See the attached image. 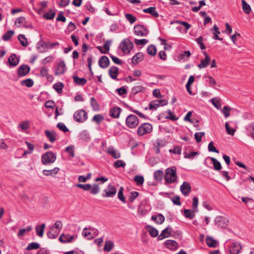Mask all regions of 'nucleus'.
Masks as SVG:
<instances>
[{"label":"nucleus","instance_id":"nucleus-54","mask_svg":"<svg viewBox=\"0 0 254 254\" xmlns=\"http://www.w3.org/2000/svg\"><path fill=\"white\" fill-rule=\"evenodd\" d=\"M90 193L92 194H96L100 191V188L98 184H94L91 186V189L89 190Z\"/></svg>","mask_w":254,"mask_h":254},{"label":"nucleus","instance_id":"nucleus-55","mask_svg":"<svg viewBox=\"0 0 254 254\" xmlns=\"http://www.w3.org/2000/svg\"><path fill=\"white\" fill-rule=\"evenodd\" d=\"M75 186L77 188L82 189L85 191L89 190L91 188V185L89 184H77Z\"/></svg>","mask_w":254,"mask_h":254},{"label":"nucleus","instance_id":"nucleus-20","mask_svg":"<svg viewBox=\"0 0 254 254\" xmlns=\"http://www.w3.org/2000/svg\"><path fill=\"white\" fill-rule=\"evenodd\" d=\"M74 239L73 236L69 234L64 235L62 234L59 237V241L63 243H67L71 242Z\"/></svg>","mask_w":254,"mask_h":254},{"label":"nucleus","instance_id":"nucleus-15","mask_svg":"<svg viewBox=\"0 0 254 254\" xmlns=\"http://www.w3.org/2000/svg\"><path fill=\"white\" fill-rule=\"evenodd\" d=\"M172 228L170 226L167 227L166 228L164 229L161 233L158 236V239L162 240L165 238L169 237L170 236L172 233Z\"/></svg>","mask_w":254,"mask_h":254},{"label":"nucleus","instance_id":"nucleus-48","mask_svg":"<svg viewBox=\"0 0 254 254\" xmlns=\"http://www.w3.org/2000/svg\"><path fill=\"white\" fill-rule=\"evenodd\" d=\"M64 87V84L62 82L56 83L53 85L54 89L59 93H61L63 88Z\"/></svg>","mask_w":254,"mask_h":254},{"label":"nucleus","instance_id":"nucleus-34","mask_svg":"<svg viewBox=\"0 0 254 254\" xmlns=\"http://www.w3.org/2000/svg\"><path fill=\"white\" fill-rule=\"evenodd\" d=\"M146 229L147 230L148 232H149L150 236L152 237H156L158 235V230L154 228L153 227L148 225L146 226Z\"/></svg>","mask_w":254,"mask_h":254},{"label":"nucleus","instance_id":"nucleus-32","mask_svg":"<svg viewBox=\"0 0 254 254\" xmlns=\"http://www.w3.org/2000/svg\"><path fill=\"white\" fill-rule=\"evenodd\" d=\"M60 169L58 167H55L52 170H44L43 171V174L46 176H53L54 175L57 174Z\"/></svg>","mask_w":254,"mask_h":254},{"label":"nucleus","instance_id":"nucleus-61","mask_svg":"<svg viewBox=\"0 0 254 254\" xmlns=\"http://www.w3.org/2000/svg\"><path fill=\"white\" fill-rule=\"evenodd\" d=\"M231 108H230L227 106H225L223 107L222 109V113L224 115L225 118H228L230 116V111L231 110Z\"/></svg>","mask_w":254,"mask_h":254},{"label":"nucleus","instance_id":"nucleus-18","mask_svg":"<svg viewBox=\"0 0 254 254\" xmlns=\"http://www.w3.org/2000/svg\"><path fill=\"white\" fill-rule=\"evenodd\" d=\"M37 49L40 53L46 52L48 49V44L47 42L41 40L37 44Z\"/></svg>","mask_w":254,"mask_h":254},{"label":"nucleus","instance_id":"nucleus-56","mask_svg":"<svg viewBox=\"0 0 254 254\" xmlns=\"http://www.w3.org/2000/svg\"><path fill=\"white\" fill-rule=\"evenodd\" d=\"M65 151L69 154L70 157L72 158L74 156V146L70 145L67 146L65 149Z\"/></svg>","mask_w":254,"mask_h":254},{"label":"nucleus","instance_id":"nucleus-47","mask_svg":"<svg viewBox=\"0 0 254 254\" xmlns=\"http://www.w3.org/2000/svg\"><path fill=\"white\" fill-rule=\"evenodd\" d=\"M21 84L22 85H25L28 87H31L33 85L34 81L31 78H27L21 81Z\"/></svg>","mask_w":254,"mask_h":254},{"label":"nucleus","instance_id":"nucleus-44","mask_svg":"<svg viewBox=\"0 0 254 254\" xmlns=\"http://www.w3.org/2000/svg\"><path fill=\"white\" fill-rule=\"evenodd\" d=\"M18 39L22 46L27 47L28 46V43L24 35L20 34L18 36Z\"/></svg>","mask_w":254,"mask_h":254},{"label":"nucleus","instance_id":"nucleus-10","mask_svg":"<svg viewBox=\"0 0 254 254\" xmlns=\"http://www.w3.org/2000/svg\"><path fill=\"white\" fill-rule=\"evenodd\" d=\"M104 193L102 196L105 197H112L117 192L116 189L112 185H109L107 188L104 190Z\"/></svg>","mask_w":254,"mask_h":254},{"label":"nucleus","instance_id":"nucleus-45","mask_svg":"<svg viewBox=\"0 0 254 254\" xmlns=\"http://www.w3.org/2000/svg\"><path fill=\"white\" fill-rule=\"evenodd\" d=\"M156 49L154 45H150L147 48V53L148 55L154 56L156 54Z\"/></svg>","mask_w":254,"mask_h":254},{"label":"nucleus","instance_id":"nucleus-28","mask_svg":"<svg viewBox=\"0 0 254 254\" xmlns=\"http://www.w3.org/2000/svg\"><path fill=\"white\" fill-rule=\"evenodd\" d=\"M143 54L141 52L136 53L132 58V63L133 64H137L143 60Z\"/></svg>","mask_w":254,"mask_h":254},{"label":"nucleus","instance_id":"nucleus-17","mask_svg":"<svg viewBox=\"0 0 254 254\" xmlns=\"http://www.w3.org/2000/svg\"><path fill=\"white\" fill-rule=\"evenodd\" d=\"M119 74V68L115 66H111L109 69V74L111 78L116 80H119L117 78V75Z\"/></svg>","mask_w":254,"mask_h":254},{"label":"nucleus","instance_id":"nucleus-21","mask_svg":"<svg viewBox=\"0 0 254 254\" xmlns=\"http://www.w3.org/2000/svg\"><path fill=\"white\" fill-rule=\"evenodd\" d=\"M122 111V109L120 107H113L110 110V115L114 118H118Z\"/></svg>","mask_w":254,"mask_h":254},{"label":"nucleus","instance_id":"nucleus-3","mask_svg":"<svg viewBox=\"0 0 254 254\" xmlns=\"http://www.w3.org/2000/svg\"><path fill=\"white\" fill-rule=\"evenodd\" d=\"M133 46L132 43L128 39H124L120 44L119 48L124 53H129Z\"/></svg>","mask_w":254,"mask_h":254},{"label":"nucleus","instance_id":"nucleus-35","mask_svg":"<svg viewBox=\"0 0 254 254\" xmlns=\"http://www.w3.org/2000/svg\"><path fill=\"white\" fill-rule=\"evenodd\" d=\"M210 160L213 165V168L216 171H219L222 169V166L220 162L218 161L216 158L211 157Z\"/></svg>","mask_w":254,"mask_h":254},{"label":"nucleus","instance_id":"nucleus-38","mask_svg":"<svg viewBox=\"0 0 254 254\" xmlns=\"http://www.w3.org/2000/svg\"><path fill=\"white\" fill-rule=\"evenodd\" d=\"M114 247V244L112 241H105L104 251L109 252L113 249Z\"/></svg>","mask_w":254,"mask_h":254},{"label":"nucleus","instance_id":"nucleus-25","mask_svg":"<svg viewBox=\"0 0 254 254\" xmlns=\"http://www.w3.org/2000/svg\"><path fill=\"white\" fill-rule=\"evenodd\" d=\"M45 133L51 142L53 143L57 140L56 133L55 131H50L48 130H46L45 131Z\"/></svg>","mask_w":254,"mask_h":254},{"label":"nucleus","instance_id":"nucleus-57","mask_svg":"<svg viewBox=\"0 0 254 254\" xmlns=\"http://www.w3.org/2000/svg\"><path fill=\"white\" fill-rule=\"evenodd\" d=\"M225 128H226L227 133L229 135H233L236 131V129H235L234 128H231L230 127L228 123H227V122H226L225 123Z\"/></svg>","mask_w":254,"mask_h":254},{"label":"nucleus","instance_id":"nucleus-59","mask_svg":"<svg viewBox=\"0 0 254 254\" xmlns=\"http://www.w3.org/2000/svg\"><path fill=\"white\" fill-rule=\"evenodd\" d=\"M40 74L43 77L46 76L48 79L50 78V75L48 74V70L45 67L41 68Z\"/></svg>","mask_w":254,"mask_h":254},{"label":"nucleus","instance_id":"nucleus-63","mask_svg":"<svg viewBox=\"0 0 254 254\" xmlns=\"http://www.w3.org/2000/svg\"><path fill=\"white\" fill-rule=\"evenodd\" d=\"M57 127L64 132H67L69 130L63 123H59L57 126Z\"/></svg>","mask_w":254,"mask_h":254},{"label":"nucleus","instance_id":"nucleus-30","mask_svg":"<svg viewBox=\"0 0 254 254\" xmlns=\"http://www.w3.org/2000/svg\"><path fill=\"white\" fill-rule=\"evenodd\" d=\"M79 139L85 140L88 142L90 140V137L89 132L87 130L82 131L78 135Z\"/></svg>","mask_w":254,"mask_h":254},{"label":"nucleus","instance_id":"nucleus-26","mask_svg":"<svg viewBox=\"0 0 254 254\" xmlns=\"http://www.w3.org/2000/svg\"><path fill=\"white\" fill-rule=\"evenodd\" d=\"M72 78L75 83L79 86H83L87 83L85 78H79L77 75H73Z\"/></svg>","mask_w":254,"mask_h":254},{"label":"nucleus","instance_id":"nucleus-2","mask_svg":"<svg viewBox=\"0 0 254 254\" xmlns=\"http://www.w3.org/2000/svg\"><path fill=\"white\" fill-rule=\"evenodd\" d=\"M56 155L52 151H47L43 154L41 157L42 163L47 165L53 163L56 160Z\"/></svg>","mask_w":254,"mask_h":254},{"label":"nucleus","instance_id":"nucleus-42","mask_svg":"<svg viewBox=\"0 0 254 254\" xmlns=\"http://www.w3.org/2000/svg\"><path fill=\"white\" fill-rule=\"evenodd\" d=\"M213 30L214 31V32L213 33L214 36L213 37V38L214 40L222 41L223 39L220 38L218 36V35L220 34V32L219 31L218 27L216 25H214L213 26Z\"/></svg>","mask_w":254,"mask_h":254},{"label":"nucleus","instance_id":"nucleus-27","mask_svg":"<svg viewBox=\"0 0 254 254\" xmlns=\"http://www.w3.org/2000/svg\"><path fill=\"white\" fill-rule=\"evenodd\" d=\"M108 153L115 159H118L121 157L120 153L112 146H110L108 148Z\"/></svg>","mask_w":254,"mask_h":254},{"label":"nucleus","instance_id":"nucleus-37","mask_svg":"<svg viewBox=\"0 0 254 254\" xmlns=\"http://www.w3.org/2000/svg\"><path fill=\"white\" fill-rule=\"evenodd\" d=\"M145 90V87L141 85L135 86L131 89V93L136 95L138 93L143 92Z\"/></svg>","mask_w":254,"mask_h":254},{"label":"nucleus","instance_id":"nucleus-16","mask_svg":"<svg viewBox=\"0 0 254 254\" xmlns=\"http://www.w3.org/2000/svg\"><path fill=\"white\" fill-rule=\"evenodd\" d=\"M99 65L103 68H106L109 66L110 61L107 56H103L99 60Z\"/></svg>","mask_w":254,"mask_h":254},{"label":"nucleus","instance_id":"nucleus-22","mask_svg":"<svg viewBox=\"0 0 254 254\" xmlns=\"http://www.w3.org/2000/svg\"><path fill=\"white\" fill-rule=\"evenodd\" d=\"M164 243L166 247L170 250H175L178 248V244L175 240H168Z\"/></svg>","mask_w":254,"mask_h":254},{"label":"nucleus","instance_id":"nucleus-9","mask_svg":"<svg viewBox=\"0 0 254 254\" xmlns=\"http://www.w3.org/2000/svg\"><path fill=\"white\" fill-rule=\"evenodd\" d=\"M30 67L26 64H22L17 68V76L18 77L25 76L30 72Z\"/></svg>","mask_w":254,"mask_h":254},{"label":"nucleus","instance_id":"nucleus-13","mask_svg":"<svg viewBox=\"0 0 254 254\" xmlns=\"http://www.w3.org/2000/svg\"><path fill=\"white\" fill-rule=\"evenodd\" d=\"M242 249L241 245L238 242H234L229 249L230 254H239Z\"/></svg>","mask_w":254,"mask_h":254},{"label":"nucleus","instance_id":"nucleus-49","mask_svg":"<svg viewBox=\"0 0 254 254\" xmlns=\"http://www.w3.org/2000/svg\"><path fill=\"white\" fill-rule=\"evenodd\" d=\"M160 106L158 100L151 101L149 103V108L150 110H155Z\"/></svg>","mask_w":254,"mask_h":254},{"label":"nucleus","instance_id":"nucleus-39","mask_svg":"<svg viewBox=\"0 0 254 254\" xmlns=\"http://www.w3.org/2000/svg\"><path fill=\"white\" fill-rule=\"evenodd\" d=\"M210 57H207L204 60H202L200 62V64L198 65V67L200 68H203L206 67L210 63Z\"/></svg>","mask_w":254,"mask_h":254},{"label":"nucleus","instance_id":"nucleus-5","mask_svg":"<svg viewBox=\"0 0 254 254\" xmlns=\"http://www.w3.org/2000/svg\"><path fill=\"white\" fill-rule=\"evenodd\" d=\"M126 124L128 127L134 128L139 124V119L135 115L130 114L127 117Z\"/></svg>","mask_w":254,"mask_h":254},{"label":"nucleus","instance_id":"nucleus-31","mask_svg":"<svg viewBox=\"0 0 254 254\" xmlns=\"http://www.w3.org/2000/svg\"><path fill=\"white\" fill-rule=\"evenodd\" d=\"M143 11L144 13H149L155 17H159V14L156 10V8L155 7H149L147 8L144 9Z\"/></svg>","mask_w":254,"mask_h":254},{"label":"nucleus","instance_id":"nucleus-43","mask_svg":"<svg viewBox=\"0 0 254 254\" xmlns=\"http://www.w3.org/2000/svg\"><path fill=\"white\" fill-rule=\"evenodd\" d=\"M45 227V224L37 226L36 228L37 234L38 236L42 237L43 236L44 230Z\"/></svg>","mask_w":254,"mask_h":254},{"label":"nucleus","instance_id":"nucleus-4","mask_svg":"<svg viewBox=\"0 0 254 254\" xmlns=\"http://www.w3.org/2000/svg\"><path fill=\"white\" fill-rule=\"evenodd\" d=\"M153 127L149 123L141 124L138 127L137 133L138 135L142 136L146 133L151 132L152 131Z\"/></svg>","mask_w":254,"mask_h":254},{"label":"nucleus","instance_id":"nucleus-1","mask_svg":"<svg viewBox=\"0 0 254 254\" xmlns=\"http://www.w3.org/2000/svg\"><path fill=\"white\" fill-rule=\"evenodd\" d=\"M177 175L175 167L167 168L166 170L165 180L167 183L172 184L177 181Z\"/></svg>","mask_w":254,"mask_h":254},{"label":"nucleus","instance_id":"nucleus-62","mask_svg":"<svg viewBox=\"0 0 254 254\" xmlns=\"http://www.w3.org/2000/svg\"><path fill=\"white\" fill-rule=\"evenodd\" d=\"M208 149L209 151L210 152H213L217 153H219V150H217L216 148V147L214 146L213 141H211L210 142H209L208 146Z\"/></svg>","mask_w":254,"mask_h":254},{"label":"nucleus","instance_id":"nucleus-40","mask_svg":"<svg viewBox=\"0 0 254 254\" xmlns=\"http://www.w3.org/2000/svg\"><path fill=\"white\" fill-rule=\"evenodd\" d=\"M164 173L162 170H158L154 173V178L157 181H160L163 179Z\"/></svg>","mask_w":254,"mask_h":254},{"label":"nucleus","instance_id":"nucleus-53","mask_svg":"<svg viewBox=\"0 0 254 254\" xmlns=\"http://www.w3.org/2000/svg\"><path fill=\"white\" fill-rule=\"evenodd\" d=\"M14 34V31L12 30H8L5 34H4L2 37V39L4 41H8L12 37Z\"/></svg>","mask_w":254,"mask_h":254},{"label":"nucleus","instance_id":"nucleus-51","mask_svg":"<svg viewBox=\"0 0 254 254\" xmlns=\"http://www.w3.org/2000/svg\"><path fill=\"white\" fill-rule=\"evenodd\" d=\"M134 181L138 186L141 185L144 183V177L141 175H136L134 177Z\"/></svg>","mask_w":254,"mask_h":254},{"label":"nucleus","instance_id":"nucleus-50","mask_svg":"<svg viewBox=\"0 0 254 254\" xmlns=\"http://www.w3.org/2000/svg\"><path fill=\"white\" fill-rule=\"evenodd\" d=\"M173 23L180 24L181 25H182L184 26L185 27L186 31H187L191 27V25L189 23H188V22H185V21H180V20H176V21H172L170 24H172Z\"/></svg>","mask_w":254,"mask_h":254},{"label":"nucleus","instance_id":"nucleus-11","mask_svg":"<svg viewBox=\"0 0 254 254\" xmlns=\"http://www.w3.org/2000/svg\"><path fill=\"white\" fill-rule=\"evenodd\" d=\"M180 190L184 195L187 196L191 192V186L188 182H184L180 187Z\"/></svg>","mask_w":254,"mask_h":254},{"label":"nucleus","instance_id":"nucleus-6","mask_svg":"<svg viewBox=\"0 0 254 254\" xmlns=\"http://www.w3.org/2000/svg\"><path fill=\"white\" fill-rule=\"evenodd\" d=\"M134 33L141 37L147 36L149 33V30L143 25H136L133 28Z\"/></svg>","mask_w":254,"mask_h":254},{"label":"nucleus","instance_id":"nucleus-19","mask_svg":"<svg viewBox=\"0 0 254 254\" xmlns=\"http://www.w3.org/2000/svg\"><path fill=\"white\" fill-rule=\"evenodd\" d=\"M8 62L11 66H16L19 62V59L16 57V54H12L8 59Z\"/></svg>","mask_w":254,"mask_h":254},{"label":"nucleus","instance_id":"nucleus-36","mask_svg":"<svg viewBox=\"0 0 254 254\" xmlns=\"http://www.w3.org/2000/svg\"><path fill=\"white\" fill-rule=\"evenodd\" d=\"M242 8L246 14H250L251 12L252 9L250 5L245 0H242Z\"/></svg>","mask_w":254,"mask_h":254},{"label":"nucleus","instance_id":"nucleus-33","mask_svg":"<svg viewBox=\"0 0 254 254\" xmlns=\"http://www.w3.org/2000/svg\"><path fill=\"white\" fill-rule=\"evenodd\" d=\"M205 241L207 245L209 247L216 248L217 247V242L213 238L208 236L206 237Z\"/></svg>","mask_w":254,"mask_h":254},{"label":"nucleus","instance_id":"nucleus-52","mask_svg":"<svg viewBox=\"0 0 254 254\" xmlns=\"http://www.w3.org/2000/svg\"><path fill=\"white\" fill-rule=\"evenodd\" d=\"M90 105L92 106L93 109L95 111H97L99 109V106L95 100L94 97H91L90 98Z\"/></svg>","mask_w":254,"mask_h":254},{"label":"nucleus","instance_id":"nucleus-41","mask_svg":"<svg viewBox=\"0 0 254 254\" xmlns=\"http://www.w3.org/2000/svg\"><path fill=\"white\" fill-rule=\"evenodd\" d=\"M55 14V11L53 9H50L48 12L43 14V17L46 19L51 20L54 18Z\"/></svg>","mask_w":254,"mask_h":254},{"label":"nucleus","instance_id":"nucleus-64","mask_svg":"<svg viewBox=\"0 0 254 254\" xmlns=\"http://www.w3.org/2000/svg\"><path fill=\"white\" fill-rule=\"evenodd\" d=\"M125 17L131 24L133 23L136 20V18L131 14L127 13L125 15Z\"/></svg>","mask_w":254,"mask_h":254},{"label":"nucleus","instance_id":"nucleus-7","mask_svg":"<svg viewBox=\"0 0 254 254\" xmlns=\"http://www.w3.org/2000/svg\"><path fill=\"white\" fill-rule=\"evenodd\" d=\"M88 116L84 110L76 111L73 115L74 120L78 123H83L87 119Z\"/></svg>","mask_w":254,"mask_h":254},{"label":"nucleus","instance_id":"nucleus-29","mask_svg":"<svg viewBox=\"0 0 254 254\" xmlns=\"http://www.w3.org/2000/svg\"><path fill=\"white\" fill-rule=\"evenodd\" d=\"M151 219L153 221H154L156 223L158 224H161L165 221V217L162 214H159L157 215L152 216Z\"/></svg>","mask_w":254,"mask_h":254},{"label":"nucleus","instance_id":"nucleus-58","mask_svg":"<svg viewBox=\"0 0 254 254\" xmlns=\"http://www.w3.org/2000/svg\"><path fill=\"white\" fill-rule=\"evenodd\" d=\"M126 163L121 160H118L114 163V167L116 168H119L120 167L124 168L126 166Z\"/></svg>","mask_w":254,"mask_h":254},{"label":"nucleus","instance_id":"nucleus-8","mask_svg":"<svg viewBox=\"0 0 254 254\" xmlns=\"http://www.w3.org/2000/svg\"><path fill=\"white\" fill-rule=\"evenodd\" d=\"M215 224L219 228H225L228 225V220L222 216H217L214 220Z\"/></svg>","mask_w":254,"mask_h":254},{"label":"nucleus","instance_id":"nucleus-60","mask_svg":"<svg viewBox=\"0 0 254 254\" xmlns=\"http://www.w3.org/2000/svg\"><path fill=\"white\" fill-rule=\"evenodd\" d=\"M104 119L102 115L100 114L95 115L92 118V121L96 122L97 124L100 123Z\"/></svg>","mask_w":254,"mask_h":254},{"label":"nucleus","instance_id":"nucleus-14","mask_svg":"<svg viewBox=\"0 0 254 254\" xmlns=\"http://www.w3.org/2000/svg\"><path fill=\"white\" fill-rule=\"evenodd\" d=\"M66 70L65 64L64 61L60 62L57 65L55 69L56 75H61L64 73Z\"/></svg>","mask_w":254,"mask_h":254},{"label":"nucleus","instance_id":"nucleus-12","mask_svg":"<svg viewBox=\"0 0 254 254\" xmlns=\"http://www.w3.org/2000/svg\"><path fill=\"white\" fill-rule=\"evenodd\" d=\"M17 23L19 24L18 26V27L22 26L23 27L26 28H33L32 25L31 23H28L24 17H20L17 18L15 21V24Z\"/></svg>","mask_w":254,"mask_h":254},{"label":"nucleus","instance_id":"nucleus-24","mask_svg":"<svg viewBox=\"0 0 254 254\" xmlns=\"http://www.w3.org/2000/svg\"><path fill=\"white\" fill-rule=\"evenodd\" d=\"M60 233V230L56 229L55 228H50L49 231L47 233V236L50 239H55Z\"/></svg>","mask_w":254,"mask_h":254},{"label":"nucleus","instance_id":"nucleus-23","mask_svg":"<svg viewBox=\"0 0 254 254\" xmlns=\"http://www.w3.org/2000/svg\"><path fill=\"white\" fill-rule=\"evenodd\" d=\"M198 211V209H185L184 210V215L185 216L190 219H192L195 217V212Z\"/></svg>","mask_w":254,"mask_h":254},{"label":"nucleus","instance_id":"nucleus-46","mask_svg":"<svg viewBox=\"0 0 254 254\" xmlns=\"http://www.w3.org/2000/svg\"><path fill=\"white\" fill-rule=\"evenodd\" d=\"M40 244L37 242H32L28 245L26 250L31 251L32 250H37L40 248Z\"/></svg>","mask_w":254,"mask_h":254}]
</instances>
